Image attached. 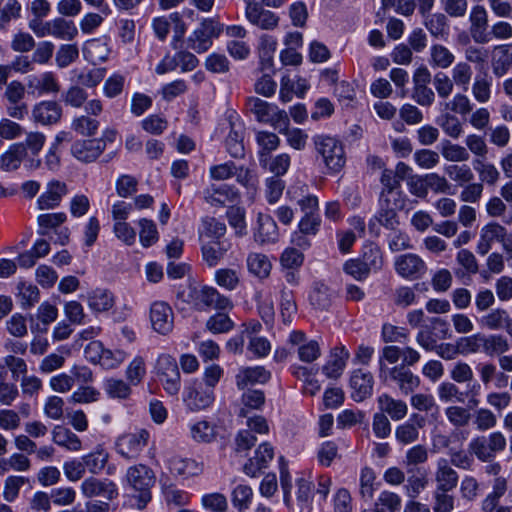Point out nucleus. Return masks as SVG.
<instances>
[{"label": "nucleus", "mask_w": 512, "mask_h": 512, "mask_svg": "<svg viewBox=\"0 0 512 512\" xmlns=\"http://www.w3.org/2000/svg\"><path fill=\"white\" fill-rule=\"evenodd\" d=\"M441 154L449 162H466L470 159V153L466 147L448 140L442 143Z\"/></svg>", "instance_id": "61"}, {"label": "nucleus", "mask_w": 512, "mask_h": 512, "mask_svg": "<svg viewBox=\"0 0 512 512\" xmlns=\"http://www.w3.org/2000/svg\"><path fill=\"white\" fill-rule=\"evenodd\" d=\"M253 491L248 485H237L231 493L233 506L239 511L247 510L252 502Z\"/></svg>", "instance_id": "63"}, {"label": "nucleus", "mask_w": 512, "mask_h": 512, "mask_svg": "<svg viewBox=\"0 0 512 512\" xmlns=\"http://www.w3.org/2000/svg\"><path fill=\"white\" fill-rule=\"evenodd\" d=\"M62 107L55 101H41L32 108V119L41 125H53L60 121Z\"/></svg>", "instance_id": "24"}, {"label": "nucleus", "mask_w": 512, "mask_h": 512, "mask_svg": "<svg viewBox=\"0 0 512 512\" xmlns=\"http://www.w3.org/2000/svg\"><path fill=\"white\" fill-rule=\"evenodd\" d=\"M155 369L166 393L171 396L177 395L181 388V376L176 359L168 354L160 355Z\"/></svg>", "instance_id": "8"}, {"label": "nucleus", "mask_w": 512, "mask_h": 512, "mask_svg": "<svg viewBox=\"0 0 512 512\" xmlns=\"http://www.w3.org/2000/svg\"><path fill=\"white\" fill-rule=\"evenodd\" d=\"M436 123L447 136L453 139H458L463 134V125L460 119L449 111L437 117Z\"/></svg>", "instance_id": "44"}, {"label": "nucleus", "mask_w": 512, "mask_h": 512, "mask_svg": "<svg viewBox=\"0 0 512 512\" xmlns=\"http://www.w3.org/2000/svg\"><path fill=\"white\" fill-rule=\"evenodd\" d=\"M104 390L112 399L127 400L132 394L131 385L122 379L108 378L104 382Z\"/></svg>", "instance_id": "49"}, {"label": "nucleus", "mask_w": 512, "mask_h": 512, "mask_svg": "<svg viewBox=\"0 0 512 512\" xmlns=\"http://www.w3.org/2000/svg\"><path fill=\"white\" fill-rule=\"evenodd\" d=\"M88 305L95 312H104L114 305L112 292L106 289H96L88 295Z\"/></svg>", "instance_id": "45"}, {"label": "nucleus", "mask_w": 512, "mask_h": 512, "mask_svg": "<svg viewBox=\"0 0 512 512\" xmlns=\"http://www.w3.org/2000/svg\"><path fill=\"white\" fill-rule=\"evenodd\" d=\"M434 480L436 483L435 489L452 491L457 487L459 475L447 459L440 458L436 463Z\"/></svg>", "instance_id": "25"}, {"label": "nucleus", "mask_w": 512, "mask_h": 512, "mask_svg": "<svg viewBox=\"0 0 512 512\" xmlns=\"http://www.w3.org/2000/svg\"><path fill=\"white\" fill-rule=\"evenodd\" d=\"M313 143L318 157L328 169L329 173H338L346 163L343 144L335 137L328 135H316Z\"/></svg>", "instance_id": "4"}, {"label": "nucleus", "mask_w": 512, "mask_h": 512, "mask_svg": "<svg viewBox=\"0 0 512 512\" xmlns=\"http://www.w3.org/2000/svg\"><path fill=\"white\" fill-rule=\"evenodd\" d=\"M401 509V498L398 494L384 490L374 503V512H399Z\"/></svg>", "instance_id": "54"}, {"label": "nucleus", "mask_w": 512, "mask_h": 512, "mask_svg": "<svg viewBox=\"0 0 512 512\" xmlns=\"http://www.w3.org/2000/svg\"><path fill=\"white\" fill-rule=\"evenodd\" d=\"M78 35V29L73 21L66 20L63 17H57L52 20V36L71 41Z\"/></svg>", "instance_id": "53"}, {"label": "nucleus", "mask_w": 512, "mask_h": 512, "mask_svg": "<svg viewBox=\"0 0 512 512\" xmlns=\"http://www.w3.org/2000/svg\"><path fill=\"white\" fill-rule=\"evenodd\" d=\"M507 445L505 436L499 432H492L488 436H477L468 445L469 452L481 462H491L496 455L505 450Z\"/></svg>", "instance_id": "6"}, {"label": "nucleus", "mask_w": 512, "mask_h": 512, "mask_svg": "<svg viewBox=\"0 0 512 512\" xmlns=\"http://www.w3.org/2000/svg\"><path fill=\"white\" fill-rule=\"evenodd\" d=\"M469 32L473 41L477 44H487L490 42L488 34V12L482 5L472 7L469 14Z\"/></svg>", "instance_id": "17"}, {"label": "nucleus", "mask_w": 512, "mask_h": 512, "mask_svg": "<svg viewBox=\"0 0 512 512\" xmlns=\"http://www.w3.org/2000/svg\"><path fill=\"white\" fill-rule=\"evenodd\" d=\"M215 282L228 290H236L240 284V271L232 268H221L215 272Z\"/></svg>", "instance_id": "58"}, {"label": "nucleus", "mask_w": 512, "mask_h": 512, "mask_svg": "<svg viewBox=\"0 0 512 512\" xmlns=\"http://www.w3.org/2000/svg\"><path fill=\"white\" fill-rule=\"evenodd\" d=\"M106 143L103 139L92 138L77 140L71 146L72 155L81 162L95 161L105 150Z\"/></svg>", "instance_id": "21"}, {"label": "nucleus", "mask_w": 512, "mask_h": 512, "mask_svg": "<svg viewBox=\"0 0 512 512\" xmlns=\"http://www.w3.org/2000/svg\"><path fill=\"white\" fill-rule=\"evenodd\" d=\"M377 403L380 412L389 415L394 421L402 420L408 413L406 402L395 399L387 393L381 394L377 398Z\"/></svg>", "instance_id": "33"}, {"label": "nucleus", "mask_w": 512, "mask_h": 512, "mask_svg": "<svg viewBox=\"0 0 512 512\" xmlns=\"http://www.w3.org/2000/svg\"><path fill=\"white\" fill-rule=\"evenodd\" d=\"M376 473L368 466H365L360 471L359 478V494L363 501L370 502L373 499L375 487Z\"/></svg>", "instance_id": "47"}, {"label": "nucleus", "mask_w": 512, "mask_h": 512, "mask_svg": "<svg viewBox=\"0 0 512 512\" xmlns=\"http://www.w3.org/2000/svg\"><path fill=\"white\" fill-rule=\"evenodd\" d=\"M295 194L296 192L291 189L287 191V196L297 203L303 214L298 223V231L303 235L315 236L319 232L322 222L318 197L309 193L296 197Z\"/></svg>", "instance_id": "3"}, {"label": "nucleus", "mask_w": 512, "mask_h": 512, "mask_svg": "<svg viewBox=\"0 0 512 512\" xmlns=\"http://www.w3.org/2000/svg\"><path fill=\"white\" fill-rule=\"evenodd\" d=\"M373 376L370 372L362 369H356L350 377V387L352 389V398L356 402H361L370 397L373 391Z\"/></svg>", "instance_id": "23"}, {"label": "nucleus", "mask_w": 512, "mask_h": 512, "mask_svg": "<svg viewBox=\"0 0 512 512\" xmlns=\"http://www.w3.org/2000/svg\"><path fill=\"white\" fill-rule=\"evenodd\" d=\"M17 298L24 309L34 306L40 298V292L36 285L32 283L20 282L17 285Z\"/></svg>", "instance_id": "56"}, {"label": "nucleus", "mask_w": 512, "mask_h": 512, "mask_svg": "<svg viewBox=\"0 0 512 512\" xmlns=\"http://www.w3.org/2000/svg\"><path fill=\"white\" fill-rule=\"evenodd\" d=\"M472 165L482 183L493 186L499 180L500 173L492 163L485 162L479 158L473 159Z\"/></svg>", "instance_id": "57"}, {"label": "nucleus", "mask_w": 512, "mask_h": 512, "mask_svg": "<svg viewBox=\"0 0 512 512\" xmlns=\"http://www.w3.org/2000/svg\"><path fill=\"white\" fill-rule=\"evenodd\" d=\"M245 18L252 26L265 31L276 29L280 21L276 13L265 9L261 3L245 8Z\"/></svg>", "instance_id": "20"}, {"label": "nucleus", "mask_w": 512, "mask_h": 512, "mask_svg": "<svg viewBox=\"0 0 512 512\" xmlns=\"http://www.w3.org/2000/svg\"><path fill=\"white\" fill-rule=\"evenodd\" d=\"M423 18L424 26L433 37L444 40L449 36L448 19L443 13H434Z\"/></svg>", "instance_id": "39"}, {"label": "nucleus", "mask_w": 512, "mask_h": 512, "mask_svg": "<svg viewBox=\"0 0 512 512\" xmlns=\"http://www.w3.org/2000/svg\"><path fill=\"white\" fill-rule=\"evenodd\" d=\"M225 147L230 156L234 158H243L245 149L243 145V130L240 125L230 121V131L225 139Z\"/></svg>", "instance_id": "41"}, {"label": "nucleus", "mask_w": 512, "mask_h": 512, "mask_svg": "<svg viewBox=\"0 0 512 512\" xmlns=\"http://www.w3.org/2000/svg\"><path fill=\"white\" fill-rule=\"evenodd\" d=\"M253 237L260 245L277 242L279 232L275 220L268 214L258 213Z\"/></svg>", "instance_id": "22"}, {"label": "nucleus", "mask_w": 512, "mask_h": 512, "mask_svg": "<svg viewBox=\"0 0 512 512\" xmlns=\"http://www.w3.org/2000/svg\"><path fill=\"white\" fill-rule=\"evenodd\" d=\"M256 141L261 147L259 152L260 163H265L267 161V156L273 150H276L280 144L279 137L275 133L268 131H259L256 134Z\"/></svg>", "instance_id": "55"}, {"label": "nucleus", "mask_w": 512, "mask_h": 512, "mask_svg": "<svg viewBox=\"0 0 512 512\" xmlns=\"http://www.w3.org/2000/svg\"><path fill=\"white\" fill-rule=\"evenodd\" d=\"M100 127V122L97 118L90 117L89 115H80L75 117L71 123V128L76 133L85 137H94Z\"/></svg>", "instance_id": "51"}, {"label": "nucleus", "mask_w": 512, "mask_h": 512, "mask_svg": "<svg viewBox=\"0 0 512 512\" xmlns=\"http://www.w3.org/2000/svg\"><path fill=\"white\" fill-rule=\"evenodd\" d=\"M214 399L212 388L205 387L198 380L191 381L183 392V401L191 411H199L209 407Z\"/></svg>", "instance_id": "12"}, {"label": "nucleus", "mask_w": 512, "mask_h": 512, "mask_svg": "<svg viewBox=\"0 0 512 512\" xmlns=\"http://www.w3.org/2000/svg\"><path fill=\"white\" fill-rule=\"evenodd\" d=\"M296 484V499L299 512H310L312 505V490L314 487L313 483L301 477L297 479Z\"/></svg>", "instance_id": "50"}, {"label": "nucleus", "mask_w": 512, "mask_h": 512, "mask_svg": "<svg viewBox=\"0 0 512 512\" xmlns=\"http://www.w3.org/2000/svg\"><path fill=\"white\" fill-rule=\"evenodd\" d=\"M150 321L152 328L162 335L173 330L174 313L171 306L165 301H155L150 307Z\"/></svg>", "instance_id": "16"}, {"label": "nucleus", "mask_w": 512, "mask_h": 512, "mask_svg": "<svg viewBox=\"0 0 512 512\" xmlns=\"http://www.w3.org/2000/svg\"><path fill=\"white\" fill-rule=\"evenodd\" d=\"M229 225L234 229L235 236L243 237L247 234L245 209L236 205H230L226 211Z\"/></svg>", "instance_id": "46"}, {"label": "nucleus", "mask_w": 512, "mask_h": 512, "mask_svg": "<svg viewBox=\"0 0 512 512\" xmlns=\"http://www.w3.org/2000/svg\"><path fill=\"white\" fill-rule=\"evenodd\" d=\"M394 267L398 275L410 280L421 278L427 271L424 260L414 253L402 254L396 257Z\"/></svg>", "instance_id": "15"}, {"label": "nucleus", "mask_w": 512, "mask_h": 512, "mask_svg": "<svg viewBox=\"0 0 512 512\" xmlns=\"http://www.w3.org/2000/svg\"><path fill=\"white\" fill-rule=\"evenodd\" d=\"M81 494L85 498L101 497L107 501L118 498L119 490L117 484L109 478H97L95 475L85 478L80 485Z\"/></svg>", "instance_id": "11"}, {"label": "nucleus", "mask_w": 512, "mask_h": 512, "mask_svg": "<svg viewBox=\"0 0 512 512\" xmlns=\"http://www.w3.org/2000/svg\"><path fill=\"white\" fill-rule=\"evenodd\" d=\"M110 50L108 45L100 39H92L85 43L83 55L92 64H98L108 59Z\"/></svg>", "instance_id": "40"}, {"label": "nucleus", "mask_w": 512, "mask_h": 512, "mask_svg": "<svg viewBox=\"0 0 512 512\" xmlns=\"http://www.w3.org/2000/svg\"><path fill=\"white\" fill-rule=\"evenodd\" d=\"M148 439L149 433L144 429L122 435L116 441V451L127 460H135L147 446Z\"/></svg>", "instance_id": "13"}, {"label": "nucleus", "mask_w": 512, "mask_h": 512, "mask_svg": "<svg viewBox=\"0 0 512 512\" xmlns=\"http://www.w3.org/2000/svg\"><path fill=\"white\" fill-rule=\"evenodd\" d=\"M508 315V312L504 309H492L490 312L479 318L478 323L482 328L487 330H502L505 327Z\"/></svg>", "instance_id": "48"}, {"label": "nucleus", "mask_w": 512, "mask_h": 512, "mask_svg": "<svg viewBox=\"0 0 512 512\" xmlns=\"http://www.w3.org/2000/svg\"><path fill=\"white\" fill-rule=\"evenodd\" d=\"M67 192L68 188L64 182L59 180L50 181L46 186L45 192L37 200L38 208L40 210H48L59 206Z\"/></svg>", "instance_id": "26"}, {"label": "nucleus", "mask_w": 512, "mask_h": 512, "mask_svg": "<svg viewBox=\"0 0 512 512\" xmlns=\"http://www.w3.org/2000/svg\"><path fill=\"white\" fill-rule=\"evenodd\" d=\"M243 407L239 410L240 417H248V410H260L265 404V395L262 390L249 389L241 397Z\"/></svg>", "instance_id": "52"}, {"label": "nucleus", "mask_w": 512, "mask_h": 512, "mask_svg": "<svg viewBox=\"0 0 512 512\" xmlns=\"http://www.w3.org/2000/svg\"><path fill=\"white\" fill-rule=\"evenodd\" d=\"M271 378V373L262 366L242 367L235 376L238 389H244L248 385L256 383L264 384Z\"/></svg>", "instance_id": "29"}, {"label": "nucleus", "mask_w": 512, "mask_h": 512, "mask_svg": "<svg viewBox=\"0 0 512 512\" xmlns=\"http://www.w3.org/2000/svg\"><path fill=\"white\" fill-rule=\"evenodd\" d=\"M445 109L453 114L466 116L473 111V103L464 93H456L451 100L445 102Z\"/></svg>", "instance_id": "60"}, {"label": "nucleus", "mask_w": 512, "mask_h": 512, "mask_svg": "<svg viewBox=\"0 0 512 512\" xmlns=\"http://www.w3.org/2000/svg\"><path fill=\"white\" fill-rule=\"evenodd\" d=\"M492 77L487 72L479 73L474 77L471 92L474 99L480 103L485 104L491 98Z\"/></svg>", "instance_id": "37"}, {"label": "nucleus", "mask_w": 512, "mask_h": 512, "mask_svg": "<svg viewBox=\"0 0 512 512\" xmlns=\"http://www.w3.org/2000/svg\"><path fill=\"white\" fill-rule=\"evenodd\" d=\"M510 350L508 339L502 334H483L482 353L489 357L499 356Z\"/></svg>", "instance_id": "35"}, {"label": "nucleus", "mask_w": 512, "mask_h": 512, "mask_svg": "<svg viewBox=\"0 0 512 512\" xmlns=\"http://www.w3.org/2000/svg\"><path fill=\"white\" fill-rule=\"evenodd\" d=\"M222 32L221 24L212 19H204L199 27L189 36L188 47L197 53L206 52L213 43V39L217 38Z\"/></svg>", "instance_id": "10"}, {"label": "nucleus", "mask_w": 512, "mask_h": 512, "mask_svg": "<svg viewBox=\"0 0 512 512\" xmlns=\"http://www.w3.org/2000/svg\"><path fill=\"white\" fill-rule=\"evenodd\" d=\"M169 470L173 475L184 478L200 475L204 470V465L191 458H182L173 456L169 459Z\"/></svg>", "instance_id": "30"}, {"label": "nucleus", "mask_w": 512, "mask_h": 512, "mask_svg": "<svg viewBox=\"0 0 512 512\" xmlns=\"http://www.w3.org/2000/svg\"><path fill=\"white\" fill-rule=\"evenodd\" d=\"M274 457V449L271 444L264 442L259 445L255 456L244 465V472L248 476L256 477L263 469L267 468Z\"/></svg>", "instance_id": "27"}, {"label": "nucleus", "mask_w": 512, "mask_h": 512, "mask_svg": "<svg viewBox=\"0 0 512 512\" xmlns=\"http://www.w3.org/2000/svg\"><path fill=\"white\" fill-rule=\"evenodd\" d=\"M407 199H403L401 204H395L393 198L379 197L378 209L374 218L381 226L389 230H396L400 225L398 211L406 206Z\"/></svg>", "instance_id": "14"}, {"label": "nucleus", "mask_w": 512, "mask_h": 512, "mask_svg": "<svg viewBox=\"0 0 512 512\" xmlns=\"http://www.w3.org/2000/svg\"><path fill=\"white\" fill-rule=\"evenodd\" d=\"M378 377L383 384L397 387L403 395L413 393L420 385L419 376L415 375L405 365L388 367L386 363L381 361Z\"/></svg>", "instance_id": "5"}, {"label": "nucleus", "mask_w": 512, "mask_h": 512, "mask_svg": "<svg viewBox=\"0 0 512 512\" xmlns=\"http://www.w3.org/2000/svg\"><path fill=\"white\" fill-rule=\"evenodd\" d=\"M246 107L255 116L257 121L268 123L275 129L278 126H284L286 116L288 115L285 110H281L278 106L258 97H249L246 101Z\"/></svg>", "instance_id": "9"}, {"label": "nucleus", "mask_w": 512, "mask_h": 512, "mask_svg": "<svg viewBox=\"0 0 512 512\" xmlns=\"http://www.w3.org/2000/svg\"><path fill=\"white\" fill-rule=\"evenodd\" d=\"M195 306L199 310H205L207 308L227 310L231 309L233 304L230 298L221 294L216 288L204 286L196 292Z\"/></svg>", "instance_id": "18"}, {"label": "nucleus", "mask_w": 512, "mask_h": 512, "mask_svg": "<svg viewBox=\"0 0 512 512\" xmlns=\"http://www.w3.org/2000/svg\"><path fill=\"white\" fill-rule=\"evenodd\" d=\"M334 298L333 291L323 282H315L309 294L310 304L318 310H327Z\"/></svg>", "instance_id": "36"}, {"label": "nucleus", "mask_w": 512, "mask_h": 512, "mask_svg": "<svg viewBox=\"0 0 512 512\" xmlns=\"http://www.w3.org/2000/svg\"><path fill=\"white\" fill-rule=\"evenodd\" d=\"M246 263L248 271L254 276L265 279L270 275L272 264L265 254L251 252L247 256Z\"/></svg>", "instance_id": "38"}, {"label": "nucleus", "mask_w": 512, "mask_h": 512, "mask_svg": "<svg viewBox=\"0 0 512 512\" xmlns=\"http://www.w3.org/2000/svg\"><path fill=\"white\" fill-rule=\"evenodd\" d=\"M289 116H286L284 126H278L276 130L286 136L287 143L295 150H303L306 147L308 135L299 128H289Z\"/></svg>", "instance_id": "42"}, {"label": "nucleus", "mask_w": 512, "mask_h": 512, "mask_svg": "<svg viewBox=\"0 0 512 512\" xmlns=\"http://www.w3.org/2000/svg\"><path fill=\"white\" fill-rule=\"evenodd\" d=\"M67 219V216L63 212L59 213H47L38 216V234L40 236H47L49 229L56 230L59 228Z\"/></svg>", "instance_id": "62"}, {"label": "nucleus", "mask_w": 512, "mask_h": 512, "mask_svg": "<svg viewBox=\"0 0 512 512\" xmlns=\"http://www.w3.org/2000/svg\"><path fill=\"white\" fill-rule=\"evenodd\" d=\"M26 87L20 80H12L4 87L2 99L7 115L16 120H23L28 115V105L24 102Z\"/></svg>", "instance_id": "7"}, {"label": "nucleus", "mask_w": 512, "mask_h": 512, "mask_svg": "<svg viewBox=\"0 0 512 512\" xmlns=\"http://www.w3.org/2000/svg\"><path fill=\"white\" fill-rule=\"evenodd\" d=\"M191 437L199 443H211L216 439V426L207 421H199L190 428Z\"/></svg>", "instance_id": "59"}, {"label": "nucleus", "mask_w": 512, "mask_h": 512, "mask_svg": "<svg viewBox=\"0 0 512 512\" xmlns=\"http://www.w3.org/2000/svg\"><path fill=\"white\" fill-rule=\"evenodd\" d=\"M27 86L32 93L38 95L57 94L61 89L56 75L51 71H46L39 76H30Z\"/></svg>", "instance_id": "28"}, {"label": "nucleus", "mask_w": 512, "mask_h": 512, "mask_svg": "<svg viewBox=\"0 0 512 512\" xmlns=\"http://www.w3.org/2000/svg\"><path fill=\"white\" fill-rule=\"evenodd\" d=\"M204 200L211 206H225L240 200V193L235 186L228 184H211L204 192Z\"/></svg>", "instance_id": "19"}, {"label": "nucleus", "mask_w": 512, "mask_h": 512, "mask_svg": "<svg viewBox=\"0 0 512 512\" xmlns=\"http://www.w3.org/2000/svg\"><path fill=\"white\" fill-rule=\"evenodd\" d=\"M380 182L382 184V189L380 191L379 197H388L393 198L395 204L399 205L403 202V199H407L406 195L400 189L401 184L397 176H395L393 170L384 169Z\"/></svg>", "instance_id": "31"}, {"label": "nucleus", "mask_w": 512, "mask_h": 512, "mask_svg": "<svg viewBox=\"0 0 512 512\" xmlns=\"http://www.w3.org/2000/svg\"><path fill=\"white\" fill-rule=\"evenodd\" d=\"M450 491L437 490L433 492V512H452L455 508V497Z\"/></svg>", "instance_id": "64"}, {"label": "nucleus", "mask_w": 512, "mask_h": 512, "mask_svg": "<svg viewBox=\"0 0 512 512\" xmlns=\"http://www.w3.org/2000/svg\"><path fill=\"white\" fill-rule=\"evenodd\" d=\"M155 480L154 471L147 465L137 464L127 469L125 483L131 491V496L137 500V509H144L151 501V488L154 486Z\"/></svg>", "instance_id": "2"}, {"label": "nucleus", "mask_w": 512, "mask_h": 512, "mask_svg": "<svg viewBox=\"0 0 512 512\" xmlns=\"http://www.w3.org/2000/svg\"><path fill=\"white\" fill-rule=\"evenodd\" d=\"M109 458L110 454L107 449L102 444H98L90 453L82 456L81 460L86 471L92 476L102 473L108 464Z\"/></svg>", "instance_id": "32"}, {"label": "nucleus", "mask_w": 512, "mask_h": 512, "mask_svg": "<svg viewBox=\"0 0 512 512\" xmlns=\"http://www.w3.org/2000/svg\"><path fill=\"white\" fill-rule=\"evenodd\" d=\"M455 60L454 54L442 44H434L430 48L429 65L433 68L447 69Z\"/></svg>", "instance_id": "43"}, {"label": "nucleus", "mask_w": 512, "mask_h": 512, "mask_svg": "<svg viewBox=\"0 0 512 512\" xmlns=\"http://www.w3.org/2000/svg\"><path fill=\"white\" fill-rule=\"evenodd\" d=\"M52 440L58 446L69 451L78 452L82 449V441L70 429L56 425L52 430Z\"/></svg>", "instance_id": "34"}, {"label": "nucleus", "mask_w": 512, "mask_h": 512, "mask_svg": "<svg viewBox=\"0 0 512 512\" xmlns=\"http://www.w3.org/2000/svg\"><path fill=\"white\" fill-rule=\"evenodd\" d=\"M46 141V137L41 132H30L25 141L12 144L1 156L0 166L5 171H14L18 169L21 162L25 161V166L30 170H36L41 165V160L37 158Z\"/></svg>", "instance_id": "1"}]
</instances>
